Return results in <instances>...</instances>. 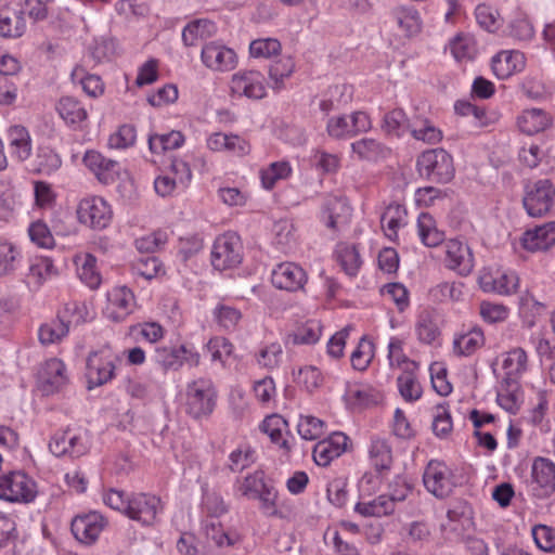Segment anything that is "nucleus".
Masks as SVG:
<instances>
[{
	"label": "nucleus",
	"mask_w": 555,
	"mask_h": 555,
	"mask_svg": "<svg viewBox=\"0 0 555 555\" xmlns=\"http://www.w3.org/2000/svg\"><path fill=\"white\" fill-rule=\"evenodd\" d=\"M431 428L438 438H447L452 431L453 423L447 404H437L434 410Z\"/></svg>",
	"instance_id": "61"
},
{
	"label": "nucleus",
	"mask_w": 555,
	"mask_h": 555,
	"mask_svg": "<svg viewBox=\"0 0 555 555\" xmlns=\"http://www.w3.org/2000/svg\"><path fill=\"white\" fill-rule=\"evenodd\" d=\"M80 281L91 289H96L102 283L101 273L96 267V258L89 253L75 255L73 259Z\"/></svg>",
	"instance_id": "32"
},
{
	"label": "nucleus",
	"mask_w": 555,
	"mask_h": 555,
	"mask_svg": "<svg viewBox=\"0 0 555 555\" xmlns=\"http://www.w3.org/2000/svg\"><path fill=\"white\" fill-rule=\"evenodd\" d=\"M254 359L259 367L273 371L282 363L283 347L279 341L264 344L255 352Z\"/></svg>",
	"instance_id": "43"
},
{
	"label": "nucleus",
	"mask_w": 555,
	"mask_h": 555,
	"mask_svg": "<svg viewBox=\"0 0 555 555\" xmlns=\"http://www.w3.org/2000/svg\"><path fill=\"white\" fill-rule=\"evenodd\" d=\"M212 314L218 325L228 332L235 331L243 317L237 308L224 304L217 305Z\"/></svg>",
	"instance_id": "56"
},
{
	"label": "nucleus",
	"mask_w": 555,
	"mask_h": 555,
	"mask_svg": "<svg viewBox=\"0 0 555 555\" xmlns=\"http://www.w3.org/2000/svg\"><path fill=\"white\" fill-rule=\"evenodd\" d=\"M479 284L485 292L508 296L517 292L519 278L515 271L496 270L494 273H482L479 278Z\"/></svg>",
	"instance_id": "19"
},
{
	"label": "nucleus",
	"mask_w": 555,
	"mask_h": 555,
	"mask_svg": "<svg viewBox=\"0 0 555 555\" xmlns=\"http://www.w3.org/2000/svg\"><path fill=\"white\" fill-rule=\"evenodd\" d=\"M374 357V345L365 336L360 338L357 348L350 356V362L354 370L364 371Z\"/></svg>",
	"instance_id": "59"
},
{
	"label": "nucleus",
	"mask_w": 555,
	"mask_h": 555,
	"mask_svg": "<svg viewBox=\"0 0 555 555\" xmlns=\"http://www.w3.org/2000/svg\"><path fill=\"white\" fill-rule=\"evenodd\" d=\"M426 490L437 499L448 498L456 487L454 475L446 463L431 460L423 474Z\"/></svg>",
	"instance_id": "8"
},
{
	"label": "nucleus",
	"mask_w": 555,
	"mask_h": 555,
	"mask_svg": "<svg viewBox=\"0 0 555 555\" xmlns=\"http://www.w3.org/2000/svg\"><path fill=\"white\" fill-rule=\"evenodd\" d=\"M371 464L377 470H388L392 464V449L386 438L373 436L369 446Z\"/></svg>",
	"instance_id": "35"
},
{
	"label": "nucleus",
	"mask_w": 555,
	"mask_h": 555,
	"mask_svg": "<svg viewBox=\"0 0 555 555\" xmlns=\"http://www.w3.org/2000/svg\"><path fill=\"white\" fill-rule=\"evenodd\" d=\"M292 171V166L286 160L271 163L260 170L261 184L266 190H271L278 181L287 179Z\"/></svg>",
	"instance_id": "51"
},
{
	"label": "nucleus",
	"mask_w": 555,
	"mask_h": 555,
	"mask_svg": "<svg viewBox=\"0 0 555 555\" xmlns=\"http://www.w3.org/2000/svg\"><path fill=\"white\" fill-rule=\"evenodd\" d=\"M53 260L49 257H35L29 264L27 281L35 287H40L43 283L57 275Z\"/></svg>",
	"instance_id": "36"
},
{
	"label": "nucleus",
	"mask_w": 555,
	"mask_h": 555,
	"mask_svg": "<svg viewBox=\"0 0 555 555\" xmlns=\"http://www.w3.org/2000/svg\"><path fill=\"white\" fill-rule=\"evenodd\" d=\"M180 346H162L155 349V362L164 371H179L182 367Z\"/></svg>",
	"instance_id": "57"
},
{
	"label": "nucleus",
	"mask_w": 555,
	"mask_h": 555,
	"mask_svg": "<svg viewBox=\"0 0 555 555\" xmlns=\"http://www.w3.org/2000/svg\"><path fill=\"white\" fill-rule=\"evenodd\" d=\"M22 261L21 249L9 241H0V278L12 275Z\"/></svg>",
	"instance_id": "45"
},
{
	"label": "nucleus",
	"mask_w": 555,
	"mask_h": 555,
	"mask_svg": "<svg viewBox=\"0 0 555 555\" xmlns=\"http://www.w3.org/2000/svg\"><path fill=\"white\" fill-rule=\"evenodd\" d=\"M396 504L385 493L372 501H361L354 506V511L364 517H382L393 513Z\"/></svg>",
	"instance_id": "40"
},
{
	"label": "nucleus",
	"mask_w": 555,
	"mask_h": 555,
	"mask_svg": "<svg viewBox=\"0 0 555 555\" xmlns=\"http://www.w3.org/2000/svg\"><path fill=\"white\" fill-rule=\"evenodd\" d=\"M349 438L344 433H333L328 438L319 441L313 448V460L319 466H327L346 452Z\"/></svg>",
	"instance_id": "21"
},
{
	"label": "nucleus",
	"mask_w": 555,
	"mask_h": 555,
	"mask_svg": "<svg viewBox=\"0 0 555 555\" xmlns=\"http://www.w3.org/2000/svg\"><path fill=\"white\" fill-rule=\"evenodd\" d=\"M112 216L109 205L99 196L83 198L77 207L79 222L94 230L105 229L111 223Z\"/></svg>",
	"instance_id": "11"
},
{
	"label": "nucleus",
	"mask_w": 555,
	"mask_h": 555,
	"mask_svg": "<svg viewBox=\"0 0 555 555\" xmlns=\"http://www.w3.org/2000/svg\"><path fill=\"white\" fill-rule=\"evenodd\" d=\"M352 155L360 162L377 163L385 159L390 150L373 138H362L350 144Z\"/></svg>",
	"instance_id": "29"
},
{
	"label": "nucleus",
	"mask_w": 555,
	"mask_h": 555,
	"mask_svg": "<svg viewBox=\"0 0 555 555\" xmlns=\"http://www.w3.org/2000/svg\"><path fill=\"white\" fill-rule=\"evenodd\" d=\"M411 135L427 144H437L442 140V131L437 128L429 119L416 117L412 119L410 131Z\"/></svg>",
	"instance_id": "44"
},
{
	"label": "nucleus",
	"mask_w": 555,
	"mask_h": 555,
	"mask_svg": "<svg viewBox=\"0 0 555 555\" xmlns=\"http://www.w3.org/2000/svg\"><path fill=\"white\" fill-rule=\"evenodd\" d=\"M372 128L370 116L362 111L350 115H336L328 118L326 124L327 134L333 139H348L361 132H367Z\"/></svg>",
	"instance_id": "7"
},
{
	"label": "nucleus",
	"mask_w": 555,
	"mask_h": 555,
	"mask_svg": "<svg viewBox=\"0 0 555 555\" xmlns=\"http://www.w3.org/2000/svg\"><path fill=\"white\" fill-rule=\"evenodd\" d=\"M525 66V56L515 50H503L496 53L491 61L493 74L499 79H506Z\"/></svg>",
	"instance_id": "27"
},
{
	"label": "nucleus",
	"mask_w": 555,
	"mask_h": 555,
	"mask_svg": "<svg viewBox=\"0 0 555 555\" xmlns=\"http://www.w3.org/2000/svg\"><path fill=\"white\" fill-rule=\"evenodd\" d=\"M417 340L424 345H434L441 335L438 313L434 309L425 308L416 317L414 325Z\"/></svg>",
	"instance_id": "25"
},
{
	"label": "nucleus",
	"mask_w": 555,
	"mask_h": 555,
	"mask_svg": "<svg viewBox=\"0 0 555 555\" xmlns=\"http://www.w3.org/2000/svg\"><path fill=\"white\" fill-rule=\"evenodd\" d=\"M501 359L505 378L509 382H517L528 370V356L520 347L503 352Z\"/></svg>",
	"instance_id": "34"
},
{
	"label": "nucleus",
	"mask_w": 555,
	"mask_h": 555,
	"mask_svg": "<svg viewBox=\"0 0 555 555\" xmlns=\"http://www.w3.org/2000/svg\"><path fill=\"white\" fill-rule=\"evenodd\" d=\"M535 545L545 553H555V527L535 525L531 530Z\"/></svg>",
	"instance_id": "64"
},
{
	"label": "nucleus",
	"mask_w": 555,
	"mask_h": 555,
	"mask_svg": "<svg viewBox=\"0 0 555 555\" xmlns=\"http://www.w3.org/2000/svg\"><path fill=\"white\" fill-rule=\"evenodd\" d=\"M229 88L234 98L261 100L267 94L266 78L261 72L255 69H241L233 74Z\"/></svg>",
	"instance_id": "6"
},
{
	"label": "nucleus",
	"mask_w": 555,
	"mask_h": 555,
	"mask_svg": "<svg viewBox=\"0 0 555 555\" xmlns=\"http://www.w3.org/2000/svg\"><path fill=\"white\" fill-rule=\"evenodd\" d=\"M107 305L105 307V315L114 322H122L130 315L135 306V297L133 292L122 285L115 286L106 294Z\"/></svg>",
	"instance_id": "16"
},
{
	"label": "nucleus",
	"mask_w": 555,
	"mask_h": 555,
	"mask_svg": "<svg viewBox=\"0 0 555 555\" xmlns=\"http://www.w3.org/2000/svg\"><path fill=\"white\" fill-rule=\"evenodd\" d=\"M204 529L206 538L220 548L235 547L243 541L238 531L224 529L221 522L216 519L206 520Z\"/></svg>",
	"instance_id": "33"
},
{
	"label": "nucleus",
	"mask_w": 555,
	"mask_h": 555,
	"mask_svg": "<svg viewBox=\"0 0 555 555\" xmlns=\"http://www.w3.org/2000/svg\"><path fill=\"white\" fill-rule=\"evenodd\" d=\"M421 177L436 183H448L454 177L452 156L443 149H433L423 152L416 160Z\"/></svg>",
	"instance_id": "2"
},
{
	"label": "nucleus",
	"mask_w": 555,
	"mask_h": 555,
	"mask_svg": "<svg viewBox=\"0 0 555 555\" xmlns=\"http://www.w3.org/2000/svg\"><path fill=\"white\" fill-rule=\"evenodd\" d=\"M417 232L422 243L427 247H436L444 240V233L437 229L435 219L427 212L418 216Z\"/></svg>",
	"instance_id": "42"
},
{
	"label": "nucleus",
	"mask_w": 555,
	"mask_h": 555,
	"mask_svg": "<svg viewBox=\"0 0 555 555\" xmlns=\"http://www.w3.org/2000/svg\"><path fill=\"white\" fill-rule=\"evenodd\" d=\"M218 390L210 377L198 376L185 385L184 411L195 421L207 420L215 411Z\"/></svg>",
	"instance_id": "1"
},
{
	"label": "nucleus",
	"mask_w": 555,
	"mask_h": 555,
	"mask_svg": "<svg viewBox=\"0 0 555 555\" xmlns=\"http://www.w3.org/2000/svg\"><path fill=\"white\" fill-rule=\"evenodd\" d=\"M267 483L264 473L256 470L242 479H237L234 483V489L241 496L255 500Z\"/></svg>",
	"instance_id": "47"
},
{
	"label": "nucleus",
	"mask_w": 555,
	"mask_h": 555,
	"mask_svg": "<svg viewBox=\"0 0 555 555\" xmlns=\"http://www.w3.org/2000/svg\"><path fill=\"white\" fill-rule=\"evenodd\" d=\"M27 31L25 10H0V37L3 39H18Z\"/></svg>",
	"instance_id": "28"
},
{
	"label": "nucleus",
	"mask_w": 555,
	"mask_h": 555,
	"mask_svg": "<svg viewBox=\"0 0 555 555\" xmlns=\"http://www.w3.org/2000/svg\"><path fill=\"white\" fill-rule=\"evenodd\" d=\"M204 349L210 354L211 362L224 367L234 352V345L225 337L215 336L205 344Z\"/></svg>",
	"instance_id": "50"
},
{
	"label": "nucleus",
	"mask_w": 555,
	"mask_h": 555,
	"mask_svg": "<svg viewBox=\"0 0 555 555\" xmlns=\"http://www.w3.org/2000/svg\"><path fill=\"white\" fill-rule=\"evenodd\" d=\"M475 16L478 25L489 33H495L502 25L498 10L488 4L477 5Z\"/></svg>",
	"instance_id": "63"
},
{
	"label": "nucleus",
	"mask_w": 555,
	"mask_h": 555,
	"mask_svg": "<svg viewBox=\"0 0 555 555\" xmlns=\"http://www.w3.org/2000/svg\"><path fill=\"white\" fill-rule=\"evenodd\" d=\"M398 389L405 401H416L422 396V387L412 373V370H405L397 378Z\"/></svg>",
	"instance_id": "62"
},
{
	"label": "nucleus",
	"mask_w": 555,
	"mask_h": 555,
	"mask_svg": "<svg viewBox=\"0 0 555 555\" xmlns=\"http://www.w3.org/2000/svg\"><path fill=\"white\" fill-rule=\"evenodd\" d=\"M406 210L399 204L389 205L380 217L382 228L388 238L395 240L398 230L406 223Z\"/></svg>",
	"instance_id": "38"
},
{
	"label": "nucleus",
	"mask_w": 555,
	"mask_h": 555,
	"mask_svg": "<svg viewBox=\"0 0 555 555\" xmlns=\"http://www.w3.org/2000/svg\"><path fill=\"white\" fill-rule=\"evenodd\" d=\"M184 143V135L180 131L172 130L163 134H151L149 137V149L154 154H163L177 150Z\"/></svg>",
	"instance_id": "48"
},
{
	"label": "nucleus",
	"mask_w": 555,
	"mask_h": 555,
	"mask_svg": "<svg viewBox=\"0 0 555 555\" xmlns=\"http://www.w3.org/2000/svg\"><path fill=\"white\" fill-rule=\"evenodd\" d=\"M216 25L209 20H196L189 23L182 30V41L185 47H194L199 40L216 34Z\"/></svg>",
	"instance_id": "39"
},
{
	"label": "nucleus",
	"mask_w": 555,
	"mask_h": 555,
	"mask_svg": "<svg viewBox=\"0 0 555 555\" xmlns=\"http://www.w3.org/2000/svg\"><path fill=\"white\" fill-rule=\"evenodd\" d=\"M555 204V186L547 179L527 183L522 205L532 218L545 216Z\"/></svg>",
	"instance_id": "4"
},
{
	"label": "nucleus",
	"mask_w": 555,
	"mask_h": 555,
	"mask_svg": "<svg viewBox=\"0 0 555 555\" xmlns=\"http://www.w3.org/2000/svg\"><path fill=\"white\" fill-rule=\"evenodd\" d=\"M335 255L337 262L349 276H356L362 266V259L356 245L339 243L336 246Z\"/></svg>",
	"instance_id": "37"
},
{
	"label": "nucleus",
	"mask_w": 555,
	"mask_h": 555,
	"mask_svg": "<svg viewBox=\"0 0 555 555\" xmlns=\"http://www.w3.org/2000/svg\"><path fill=\"white\" fill-rule=\"evenodd\" d=\"M60 117L73 129H82L88 118L86 107L75 98L63 96L56 104Z\"/></svg>",
	"instance_id": "31"
},
{
	"label": "nucleus",
	"mask_w": 555,
	"mask_h": 555,
	"mask_svg": "<svg viewBox=\"0 0 555 555\" xmlns=\"http://www.w3.org/2000/svg\"><path fill=\"white\" fill-rule=\"evenodd\" d=\"M511 310L507 306L490 300H481L478 305L480 319L490 325L503 323L509 317Z\"/></svg>",
	"instance_id": "53"
},
{
	"label": "nucleus",
	"mask_w": 555,
	"mask_h": 555,
	"mask_svg": "<svg viewBox=\"0 0 555 555\" xmlns=\"http://www.w3.org/2000/svg\"><path fill=\"white\" fill-rule=\"evenodd\" d=\"M486 336L481 326L475 324L463 327L454 334L452 341L453 353L457 357H470L485 346Z\"/></svg>",
	"instance_id": "20"
},
{
	"label": "nucleus",
	"mask_w": 555,
	"mask_h": 555,
	"mask_svg": "<svg viewBox=\"0 0 555 555\" xmlns=\"http://www.w3.org/2000/svg\"><path fill=\"white\" fill-rule=\"evenodd\" d=\"M552 124L551 116L541 108L524 109L517 117L518 129L528 135L546 130Z\"/></svg>",
	"instance_id": "30"
},
{
	"label": "nucleus",
	"mask_w": 555,
	"mask_h": 555,
	"mask_svg": "<svg viewBox=\"0 0 555 555\" xmlns=\"http://www.w3.org/2000/svg\"><path fill=\"white\" fill-rule=\"evenodd\" d=\"M164 506L158 496L150 493H132L129 496L126 516L142 526H152L157 521Z\"/></svg>",
	"instance_id": "9"
},
{
	"label": "nucleus",
	"mask_w": 555,
	"mask_h": 555,
	"mask_svg": "<svg viewBox=\"0 0 555 555\" xmlns=\"http://www.w3.org/2000/svg\"><path fill=\"white\" fill-rule=\"evenodd\" d=\"M115 360L108 350L93 351L87 359L86 376L89 388L102 386L115 376Z\"/></svg>",
	"instance_id": "14"
},
{
	"label": "nucleus",
	"mask_w": 555,
	"mask_h": 555,
	"mask_svg": "<svg viewBox=\"0 0 555 555\" xmlns=\"http://www.w3.org/2000/svg\"><path fill=\"white\" fill-rule=\"evenodd\" d=\"M85 166L98 178L102 183H111L116 180L119 175L120 165L116 160L104 157L100 152L89 150L85 153L82 159Z\"/></svg>",
	"instance_id": "23"
},
{
	"label": "nucleus",
	"mask_w": 555,
	"mask_h": 555,
	"mask_svg": "<svg viewBox=\"0 0 555 555\" xmlns=\"http://www.w3.org/2000/svg\"><path fill=\"white\" fill-rule=\"evenodd\" d=\"M49 449L55 456L79 457L88 452V438L80 429L66 428L53 435Z\"/></svg>",
	"instance_id": "10"
},
{
	"label": "nucleus",
	"mask_w": 555,
	"mask_h": 555,
	"mask_svg": "<svg viewBox=\"0 0 555 555\" xmlns=\"http://www.w3.org/2000/svg\"><path fill=\"white\" fill-rule=\"evenodd\" d=\"M272 284L287 292L302 289L307 283L306 271L295 262L279 263L271 274Z\"/></svg>",
	"instance_id": "17"
},
{
	"label": "nucleus",
	"mask_w": 555,
	"mask_h": 555,
	"mask_svg": "<svg viewBox=\"0 0 555 555\" xmlns=\"http://www.w3.org/2000/svg\"><path fill=\"white\" fill-rule=\"evenodd\" d=\"M107 526L106 518L98 512L77 515L70 524L75 539L85 545L94 544Z\"/></svg>",
	"instance_id": "15"
},
{
	"label": "nucleus",
	"mask_w": 555,
	"mask_h": 555,
	"mask_svg": "<svg viewBox=\"0 0 555 555\" xmlns=\"http://www.w3.org/2000/svg\"><path fill=\"white\" fill-rule=\"evenodd\" d=\"M36 481L23 470L0 475V499L12 503H30L37 496Z\"/></svg>",
	"instance_id": "3"
},
{
	"label": "nucleus",
	"mask_w": 555,
	"mask_h": 555,
	"mask_svg": "<svg viewBox=\"0 0 555 555\" xmlns=\"http://www.w3.org/2000/svg\"><path fill=\"white\" fill-rule=\"evenodd\" d=\"M9 153L17 162H25L31 155V138L28 130L21 125L9 127L7 131Z\"/></svg>",
	"instance_id": "26"
},
{
	"label": "nucleus",
	"mask_w": 555,
	"mask_h": 555,
	"mask_svg": "<svg viewBox=\"0 0 555 555\" xmlns=\"http://www.w3.org/2000/svg\"><path fill=\"white\" fill-rule=\"evenodd\" d=\"M411 122L401 108H396L385 115L382 128L387 134L400 138L410 131Z\"/></svg>",
	"instance_id": "52"
},
{
	"label": "nucleus",
	"mask_w": 555,
	"mask_h": 555,
	"mask_svg": "<svg viewBox=\"0 0 555 555\" xmlns=\"http://www.w3.org/2000/svg\"><path fill=\"white\" fill-rule=\"evenodd\" d=\"M243 260V244L234 232L219 235L211 249V264L217 270L237 267Z\"/></svg>",
	"instance_id": "5"
},
{
	"label": "nucleus",
	"mask_w": 555,
	"mask_h": 555,
	"mask_svg": "<svg viewBox=\"0 0 555 555\" xmlns=\"http://www.w3.org/2000/svg\"><path fill=\"white\" fill-rule=\"evenodd\" d=\"M446 266L460 273L467 275L474 268V258L470 248L459 240H449L444 244Z\"/></svg>",
	"instance_id": "22"
},
{
	"label": "nucleus",
	"mask_w": 555,
	"mask_h": 555,
	"mask_svg": "<svg viewBox=\"0 0 555 555\" xmlns=\"http://www.w3.org/2000/svg\"><path fill=\"white\" fill-rule=\"evenodd\" d=\"M321 334L322 325L320 321L308 320L287 335V343L293 345H313L319 341Z\"/></svg>",
	"instance_id": "41"
},
{
	"label": "nucleus",
	"mask_w": 555,
	"mask_h": 555,
	"mask_svg": "<svg viewBox=\"0 0 555 555\" xmlns=\"http://www.w3.org/2000/svg\"><path fill=\"white\" fill-rule=\"evenodd\" d=\"M286 426V421L282 416L274 414L266 417L260 428L270 437L273 443L288 451L291 447L287 440L283 438V430Z\"/></svg>",
	"instance_id": "55"
},
{
	"label": "nucleus",
	"mask_w": 555,
	"mask_h": 555,
	"mask_svg": "<svg viewBox=\"0 0 555 555\" xmlns=\"http://www.w3.org/2000/svg\"><path fill=\"white\" fill-rule=\"evenodd\" d=\"M520 243L524 249L530 253L547 250L555 244V221L527 230L522 234Z\"/></svg>",
	"instance_id": "24"
},
{
	"label": "nucleus",
	"mask_w": 555,
	"mask_h": 555,
	"mask_svg": "<svg viewBox=\"0 0 555 555\" xmlns=\"http://www.w3.org/2000/svg\"><path fill=\"white\" fill-rule=\"evenodd\" d=\"M68 333V325L56 315L54 319L41 324L38 330V337L42 345H52L60 343Z\"/></svg>",
	"instance_id": "49"
},
{
	"label": "nucleus",
	"mask_w": 555,
	"mask_h": 555,
	"mask_svg": "<svg viewBox=\"0 0 555 555\" xmlns=\"http://www.w3.org/2000/svg\"><path fill=\"white\" fill-rule=\"evenodd\" d=\"M530 489L538 499H546L555 493V463L539 456L531 466Z\"/></svg>",
	"instance_id": "13"
},
{
	"label": "nucleus",
	"mask_w": 555,
	"mask_h": 555,
	"mask_svg": "<svg viewBox=\"0 0 555 555\" xmlns=\"http://www.w3.org/2000/svg\"><path fill=\"white\" fill-rule=\"evenodd\" d=\"M66 325L68 330L73 325L83 323L88 319V309L83 302L72 301L66 304L56 314Z\"/></svg>",
	"instance_id": "60"
},
{
	"label": "nucleus",
	"mask_w": 555,
	"mask_h": 555,
	"mask_svg": "<svg viewBox=\"0 0 555 555\" xmlns=\"http://www.w3.org/2000/svg\"><path fill=\"white\" fill-rule=\"evenodd\" d=\"M67 380L65 364L56 358L47 360L38 372V383L46 395L59 391Z\"/></svg>",
	"instance_id": "18"
},
{
	"label": "nucleus",
	"mask_w": 555,
	"mask_h": 555,
	"mask_svg": "<svg viewBox=\"0 0 555 555\" xmlns=\"http://www.w3.org/2000/svg\"><path fill=\"white\" fill-rule=\"evenodd\" d=\"M62 165L60 155L50 147H40L34 160L33 171L39 175L50 176Z\"/></svg>",
	"instance_id": "54"
},
{
	"label": "nucleus",
	"mask_w": 555,
	"mask_h": 555,
	"mask_svg": "<svg viewBox=\"0 0 555 555\" xmlns=\"http://www.w3.org/2000/svg\"><path fill=\"white\" fill-rule=\"evenodd\" d=\"M450 51L456 61H470L478 54L475 37L469 34H459L449 43Z\"/></svg>",
	"instance_id": "46"
},
{
	"label": "nucleus",
	"mask_w": 555,
	"mask_h": 555,
	"mask_svg": "<svg viewBox=\"0 0 555 555\" xmlns=\"http://www.w3.org/2000/svg\"><path fill=\"white\" fill-rule=\"evenodd\" d=\"M201 60L206 68L217 73L231 72L238 63L235 51L218 41H210L203 46Z\"/></svg>",
	"instance_id": "12"
},
{
	"label": "nucleus",
	"mask_w": 555,
	"mask_h": 555,
	"mask_svg": "<svg viewBox=\"0 0 555 555\" xmlns=\"http://www.w3.org/2000/svg\"><path fill=\"white\" fill-rule=\"evenodd\" d=\"M295 63L292 57H282L270 65L269 77L272 81V88L281 90L284 87V80L293 74Z\"/></svg>",
	"instance_id": "58"
}]
</instances>
